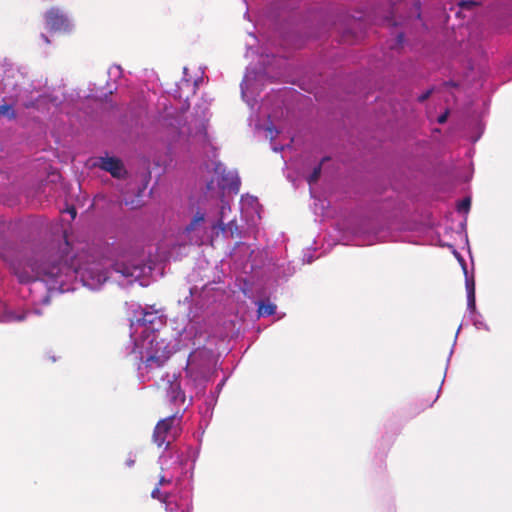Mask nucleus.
<instances>
[{
    "label": "nucleus",
    "instance_id": "obj_13",
    "mask_svg": "<svg viewBox=\"0 0 512 512\" xmlns=\"http://www.w3.org/2000/svg\"><path fill=\"white\" fill-rule=\"evenodd\" d=\"M7 117L10 120H13L16 118V112L12 105L9 104H3L0 105V117Z\"/></svg>",
    "mask_w": 512,
    "mask_h": 512
},
{
    "label": "nucleus",
    "instance_id": "obj_5",
    "mask_svg": "<svg viewBox=\"0 0 512 512\" xmlns=\"http://www.w3.org/2000/svg\"><path fill=\"white\" fill-rule=\"evenodd\" d=\"M46 28L51 32H69L71 24L59 8L52 7L44 14Z\"/></svg>",
    "mask_w": 512,
    "mask_h": 512
},
{
    "label": "nucleus",
    "instance_id": "obj_12",
    "mask_svg": "<svg viewBox=\"0 0 512 512\" xmlns=\"http://www.w3.org/2000/svg\"><path fill=\"white\" fill-rule=\"evenodd\" d=\"M205 220V215L202 212H197L192 218L190 224L186 227V231L190 232L196 229L198 225H200Z\"/></svg>",
    "mask_w": 512,
    "mask_h": 512
},
{
    "label": "nucleus",
    "instance_id": "obj_22",
    "mask_svg": "<svg viewBox=\"0 0 512 512\" xmlns=\"http://www.w3.org/2000/svg\"><path fill=\"white\" fill-rule=\"evenodd\" d=\"M474 5V2L473 1H462L460 3V6L462 8H469L470 6Z\"/></svg>",
    "mask_w": 512,
    "mask_h": 512
},
{
    "label": "nucleus",
    "instance_id": "obj_28",
    "mask_svg": "<svg viewBox=\"0 0 512 512\" xmlns=\"http://www.w3.org/2000/svg\"><path fill=\"white\" fill-rule=\"evenodd\" d=\"M65 245H66V247H68V245H69V242L67 240H65Z\"/></svg>",
    "mask_w": 512,
    "mask_h": 512
},
{
    "label": "nucleus",
    "instance_id": "obj_15",
    "mask_svg": "<svg viewBox=\"0 0 512 512\" xmlns=\"http://www.w3.org/2000/svg\"><path fill=\"white\" fill-rule=\"evenodd\" d=\"M321 164L317 165L316 167H314L312 173L309 175V177L307 178V181L309 184H313V183H316L320 177V174H321Z\"/></svg>",
    "mask_w": 512,
    "mask_h": 512
},
{
    "label": "nucleus",
    "instance_id": "obj_6",
    "mask_svg": "<svg viewBox=\"0 0 512 512\" xmlns=\"http://www.w3.org/2000/svg\"><path fill=\"white\" fill-rule=\"evenodd\" d=\"M99 166L116 178H120L125 172L122 162L115 157L100 158Z\"/></svg>",
    "mask_w": 512,
    "mask_h": 512
},
{
    "label": "nucleus",
    "instance_id": "obj_20",
    "mask_svg": "<svg viewBox=\"0 0 512 512\" xmlns=\"http://www.w3.org/2000/svg\"><path fill=\"white\" fill-rule=\"evenodd\" d=\"M431 93H432V89H429L426 92L422 93L420 96H418V101L424 102L425 100H427L430 97Z\"/></svg>",
    "mask_w": 512,
    "mask_h": 512
},
{
    "label": "nucleus",
    "instance_id": "obj_23",
    "mask_svg": "<svg viewBox=\"0 0 512 512\" xmlns=\"http://www.w3.org/2000/svg\"><path fill=\"white\" fill-rule=\"evenodd\" d=\"M125 464L127 467H132L134 464H135V460L132 459L131 457H129L126 461H125Z\"/></svg>",
    "mask_w": 512,
    "mask_h": 512
},
{
    "label": "nucleus",
    "instance_id": "obj_2",
    "mask_svg": "<svg viewBox=\"0 0 512 512\" xmlns=\"http://www.w3.org/2000/svg\"><path fill=\"white\" fill-rule=\"evenodd\" d=\"M172 352L170 342L152 331L141 342L140 359L147 370H154L161 368Z\"/></svg>",
    "mask_w": 512,
    "mask_h": 512
},
{
    "label": "nucleus",
    "instance_id": "obj_1",
    "mask_svg": "<svg viewBox=\"0 0 512 512\" xmlns=\"http://www.w3.org/2000/svg\"><path fill=\"white\" fill-rule=\"evenodd\" d=\"M11 269L20 283L36 280L44 282L57 281L62 275L76 273L89 285L103 284L108 279V273L100 263L69 265L67 260L50 256L40 263L31 259L17 260L11 263Z\"/></svg>",
    "mask_w": 512,
    "mask_h": 512
},
{
    "label": "nucleus",
    "instance_id": "obj_3",
    "mask_svg": "<svg viewBox=\"0 0 512 512\" xmlns=\"http://www.w3.org/2000/svg\"><path fill=\"white\" fill-rule=\"evenodd\" d=\"M213 364V353L206 348H198L190 353L186 365V374L195 382L208 379Z\"/></svg>",
    "mask_w": 512,
    "mask_h": 512
},
{
    "label": "nucleus",
    "instance_id": "obj_19",
    "mask_svg": "<svg viewBox=\"0 0 512 512\" xmlns=\"http://www.w3.org/2000/svg\"><path fill=\"white\" fill-rule=\"evenodd\" d=\"M467 295H475V282L474 280H466Z\"/></svg>",
    "mask_w": 512,
    "mask_h": 512
},
{
    "label": "nucleus",
    "instance_id": "obj_4",
    "mask_svg": "<svg viewBox=\"0 0 512 512\" xmlns=\"http://www.w3.org/2000/svg\"><path fill=\"white\" fill-rule=\"evenodd\" d=\"M176 415H172L160 420L153 431L152 440L158 447L167 449L176 437L177 429L175 427Z\"/></svg>",
    "mask_w": 512,
    "mask_h": 512
},
{
    "label": "nucleus",
    "instance_id": "obj_10",
    "mask_svg": "<svg viewBox=\"0 0 512 512\" xmlns=\"http://www.w3.org/2000/svg\"><path fill=\"white\" fill-rule=\"evenodd\" d=\"M138 266L126 264L124 262H116L113 265V270L124 277H133L138 270Z\"/></svg>",
    "mask_w": 512,
    "mask_h": 512
},
{
    "label": "nucleus",
    "instance_id": "obj_25",
    "mask_svg": "<svg viewBox=\"0 0 512 512\" xmlns=\"http://www.w3.org/2000/svg\"><path fill=\"white\" fill-rule=\"evenodd\" d=\"M446 119H447V115L446 114L440 115L438 117V122L439 123H444L446 121Z\"/></svg>",
    "mask_w": 512,
    "mask_h": 512
},
{
    "label": "nucleus",
    "instance_id": "obj_17",
    "mask_svg": "<svg viewBox=\"0 0 512 512\" xmlns=\"http://www.w3.org/2000/svg\"><path fill=\"white\" fill-rule=\"evenodd\" d=\"M471 201L469 198L463 199L457 206L459 212H468L470 209Z\"/></svg>",
    "mask_w": 512,
    "mask_h": 512
},
{
    "label": "nucleus",
    "instance_id": "obj_7",
    "mask_svg": "<svg viewBox=\"0 0 512 512\" xmlns=\"http://www.w3.org/2000/svg\"><path fill=\"white\" fill-rule=\"evenodd\" d=\"M158 321H160V316L158 315L157 311H148L146 309H142L140 311V316L136 315V322L146 328H153L154 324Z\"/></svg>",
    "mask_w": 512,
    "mask_h": 512
},
{
    "label": "nucleus",
    "instance_id": "obj_11",
    "mask_svg": "<svg viewBox=\"0 0 512 512\" xmlns=\"http://www.w3.org/2000/svg\"><path fill=\"white\" fill-rule=\"evenodd\" d=\"M276 305L269 301H260L258 306L259 316H271L276 312Z\"/></svg>",
    "mask_w": 512,
    "mask_h": 512
},
{
    "label": "nucleus",
    "instance_id": "obj_27",
    "mask_svg": "<svg viewBox=\"0 0 512 512\" xmlns=\"http://www.w3.org/2000/svg\"><path fill=\"white\" fill-rule=\"evenodd\" d=\"M69 212H70V214L72 215V218H75V216H76V210H75V208H74V207H72L71 209H69Z\"/></svg>",
    "mask_w": 512,
    "mask_h": 512
},
{
    "label": "nucleus",
    "instance_id": "obj_21",
    "mask_svg": "<svg viewBox=\"0 0 512 512\" xmlns=\"http://www.w3.org/2000/svg\"><path fill=\"white\" fill-rule=\"evenodd\" d=\"M170 483V480H167L164 476H161L159 478V481H158V486H163V485H166V484H169Z\"/></svg>",
    "mask_w": 512,
    "mask_h": 512
},
{
    "label": "nucleus",
    "instance_id": "obj_18",
    "mask_svg": "<svg viewBox=\"0 0 512 512\" xmlns=\"http://www.w3.org/2000/svg\"><path fill=\"white\" fill-rule=\"evenodd\" d=\"M467 306L468 309L473 312L476 308V298L475 295H467Z\"/></svg>",
    "mask_w": 512,
    "mask_h": 512
},
{
    "label": "nucleus",
    "instance_id": "obj_24",
    "mask_svg": "<svg viewBox=\"0 0 512 512\" xmlns=\"http://www.w3.org/2000/svg\"><path fill=\"white\" fill-rule=\"evenodd\" d=\"M40 37L45 42V44L49 45L51 43L50 39L45 34H41Z\"/></svg>",
    "mask_w": 512,
    "mask_h": 512
},
{
    "label": "nucleus",
    "instance_id": "obj_14",
    "mask_svg": "<svg viewBox=\"0 0 512 512\" xmlns=\"http://www.w3.org/2000/svg\"><path fill=\"white\" fill-rule=\"evenodd\" d=\"M151 496L154 499L160 500L161 502H164L167 504L168 495L166 493H163L159 487H155L152 492Z\"/></svg>",
    "mask_w": 512,
    "mask_h": 512
},
{
    "label": "nucleus",
    "instance_id": "obj_26",
    "mask_svg": "<svg viewBox=\"0 0 512 512\" xmlns=\"http://www.w3.org/2000/svg\"><path fill=\"white\" fill-rule=\"evenodd\" d=\"M34 106H35V104H34L33 101L24 103V107L27 108V109L28 108H32Z\"/></svg>",
    "mask_w": 512,
    "mask_h": 512
},
{
    "label": "nucleus",
    "instance_id": "obj_8",
    "mask_svg": "<svg viewBox=\"0 0 512 512\" xmlns=\"http://www.w3.org/2000/svg\"><path fill=\"white\" fill-rule=\"evenodd\" d=\"M26 318L25 313L17 314L7 309L6 305L0 301V322H20Z\"/></svg>",
    "mask_w": 512,
    "mask_h": 512
},
{
    "label": "nucleus",
    "instance_id": "obj_16",
    "mask_svg": "<svg viewBox=\"0 0 512 512\" xmlns=\"http://www.w3.org/2000/svg\"><path fill=\"white\" fill-rule=\"evenodd\" d=\"M225 209H226V206L225 205H222L221 207V211H220V214H221V217L219 219V221L215 224L212 225V228L213 229H216V228H219L222 232L225 231L226 227H225V223L223 221V217H224V213H225Z\"/></svg>",
    "mask_w": 512,
    "mask_h": 512
},
{
    "label": "nucleus",
    "instance_id": "obj_9",
    "mask_svg": "<svg viewBox=\"0 0 512 512\" xmlns=\"http://www.w3.org/2000/svg\"><path fill=\"white\" fill-rule=\"evenodd\" d=\"M167 396L169 400L175 404H183L185 401V394L182 391L179 382L170 383Z\"/></svg>",
    "mask_w": 512,
    "mask_h": 512
}]
</instances>
